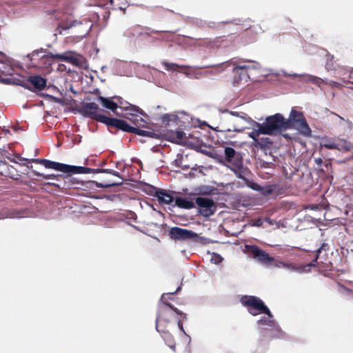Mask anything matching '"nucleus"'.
Listing matches in <instances>:
<instances>
[{
    "instance_id": "49530a36",
    "label": "nucleus",
    "mask_w": 353,
    "mask_h": 353,
    "mask_svg": "<svg viewBox=\"0 0 353 353\" xmlns=\"http://www.w3.org/2000/svg\"><path fill=\"white\" fill-rule=\"evenodd\" d=\"M248 185L251 189H252L254 190H256V191H258V192H260V190L261 189V185H259L257 183L253 182V181L250 182Z\"/></svg>"
},
{
    "instance_id": "bb28decb",
    "label": "nucleus",
    "mask_w": 353,
    "mask_h": 353,
    "mask_svg": "<svg viewBox=\"0 0 353 353\" xmlns=\"http://www.w3.org/2000/svg\"><path fill=\"white\" fill-rule=\"evenodd\" d=\"M32 174L34 176H41L44 179H51V180H55L59 181V183L61 181V177H60V174L55 175V174H44L43 173L39 172L36 170H32Z\"/></svg>"
},
{
    "instance_id": "2f4dec72",
    "label": "nucleus",
    "mask_w": 353,
    "mask_h": 353,
    "mask_svg": "<svg viewBox=\"0 0 353 353\" xmlns=\"http://www.w3.org/2000/svg\"><path fill=\"white\" fill-rule=\"evenodd\" d=\"M84 168H85L86 170L84 172H83L82 173H94V174L108 173V174H111V172L112 171V170H110V169H100V168L93 169V168H86V167H84Z\"/></svg>"
},
{
    "instance_id": "e2e57ef3",
    "label": "nucleus",
    "mask_w": 353,
    "mask_h": 353,
    "mask_svg": "<svg viewBox=\"0 0 353 353\" xmlns=\"http://www.w3.org/2000/svg\"><path fill=\"white\" fill-rule=\"evenodd\" d=\"M243 128H234L233 130H231V129H227V130H225V131H229V132H231V131H234V132H241L243 131Z\"/></svg>"
},
{
    "instance_id": "bf43d9fd",
    "label": "nucleus",
    "mask_w": 353,
    "mask_h": 353,
    "mask_svg": "<svg viewBox=\"0 0 353 353\" xmlns=\"http://www.w3.org/2000/svg\"><path fill=\"white\" fill-rule=\"evenodd\" d=\"M111 174L113 175V176H116L117 177H119L121 181H122L123 182V178L121 176L120 174L117 172V171H114V170H112V172H111Z\"/></svg>"
},
{
    "instance_id": "20e7f679",
    "label": "nucleus",
    "mask_w": 353,
    "mask_h": 353,
    "mask_svg": "<svg viewBox=\"0 0 353 353\" xmlns=\"http://www.w3.org/2000/svg\"><path fill=\"white\" fill-rule=\"evenodd\" d=\"M30 161L40 163L43 165L46 168L53 169L65 174L80 173L84 172L86 170L83 166L72 165L52 161L45 159H30Z\"/></svg>"
},
{
    "instance_id": "6e6d98bb",
    "label": "nucleus",
    "mask_w": 353,
    "mask_h": 353,
    "mask_svg": "<svg viewBox=\"0 0 353 353\" xmlns=\"http://www.w3.org/2000/svg\"><path fill=\"white\" fill-rule=\"evenodd\" d=\"M199 151L209 157L214 158V154H212L211 152L207 151L205 150H199Z\"/></svg>"
},
{
    "instance_id": "39448f33",
    "label": "nucleus",
    "mask_w": 353,
    "mask_h": 353,
    "mask_svg": "<svg viewBox=\"0 0 353 353\" xmlns=\"http://www.w3.org/2000/svg\"><path fill=\"white\" fill-rule=\"evenodd\" d=\"M285 121H289L290 129L295 128L301 134L306 137L311 136V130L301 112L292 109L289 118L285 119Z\"/></svg>"
},
{
    "instance_id": "aec40b11",
    "label": "nucleus",
    "mask_w": 353,
    "mask_h": 353,
    "mask_svg": "<svg viewBox=\"0 0 353 353\" xmlns=\"http://www.w3.org/2000/svg\"><path fill=\"white\" fill-rule=\"evenodd\" d=\"M248 122L252 123L253 125L255 127L253 129V130L250 133H249V137L253 139V144L255 145L259 139L258 137L260 134H264V133L262 132L263 127H261V123L252 121L250 118L248 119Z\"/></svg>"
},
{
    "instance_id": "e433bc0d",
    "label": "nucleus",
    "mask_w": 353,
    "mask_h": 353,
    "mask_svg": "<svg viewBox=\"0 0 353 353\" xmlns=\"http://www.w3.org/2000/svg\"><path fill=\"white\" fill-rule=\"evenodd\" d=\"M46 50L43 49V48H40V49H38V50H34L32 53L30 54H28L27 55V57L30 60L32 61L34 57L35 56H40L41 54H46Z\"/></svg>"
},
{
    "instance_id": "052dcab7",
    "label": "nucleus",
    "mask_w": 353,
    "mask_h": 353,
    "mask_svg": "<svg viewBox=\"0 0 353 353\" xmlns=\"http://www.w3.org/2000/svg\"><path fill=\"white\" fill-rule=\"evenodd\" d=\"M183 73L185 75V77L188 78L192 77V72H190L189 70H185L183 72Z\"/></svg>"
},
{
    "instance_id": "72a5a7b5",
    "label": "nucleus",
    "mask_w": 353,
    "mask_h": 353,
    "mask_svg": "<svg viewBox=\"0 0 353 353\" xmlns=\"http://www.w3.org/2000/svg\"><path fill=\"white\" fill-rule=\"evenodd\" d=\"M247 62H249L250 64L248 65H243L245 67V69L248 70V72L250 73L251 70H259L261 68L260 63L252 61H247Z\"/></svg>"
},
{
    "instance_id": "a18cd8bd",
    "label": "nucleus",
    "mask_w": 353,
    "mask_h": 353,
    "mask_svg": "<svg viewBox=\"0 0 353 353\" xmlns=\"http://www.w3.org/2000/svg\"><path fill=\"white\" fill-rule=\"evenodd\" d=\"M329 245L326 243H323L321 246L316 250V252L319 253L320 255H322V252H325V254H326V251L328 250Z\"/></svg>"
},
{
    "instance_id": "a19ab883",
    "label": "nucleus",
    "mask_w": 353,
    "mask_h": 353,
    "mask_svg": "<svg viewBox=\"0 0 353 353\" xmlns=\"http://www.w3.org/2000/svg\"><path fill=\"white\" fill-rule=\"evenodd\" d=\"M349 71L350 70H347L345 68H341L339 69L338 70H336V75L337 77H340L343 80V77H347V76L349 74L347 73H349Z\"/></svg>"
},
{
    "instance_id": "0eeeda50",
    "label": "nucleus",
    "mask_w": 353,
    "mask_h": 353,
    "mask_svg": "<svg viewBox=\"0 0 353 353\" xmlns=\"http://www.w3.org/2000/svg\"><path fill=\"white\" fill-rule=\"evenodd\" d=\"M98 110V105L90 102L84 103L79 112L85 118H90L105 124L108 117L99 114Z\"/></svg>"
},
{
    "instance_id": "58836bf2",
    "label": "nucleus",
    "mask_w": 353,
    "mask_h": 353,
    "mask_svg": "<svg viewBox=\"0 0 353 353\" xmlns=\"http://www.w3.org/2000/svg\"><path fill=\"white\" fill-rule=\"evenodd\" d=\"M326 255H327V254H324L323 255H320L319 253L318 254L316 252V255H315L314 260L312 261H311L310 263H307V266H310V268L316 267L317 265L318 259H323L325 260Z\"/></svg>"
},
{
    "instance_id": "338daca9",
    "label": "nucleus",
    "mask_w": 353,
    "mask_h": 353,
    "mask_svg": "<svg viewBox=\"0 0 353 353\" xmlns=\"http://www.w3.org/2000/svg\"><path fill=\"white\" fill-rule=\"evenodd\" d=\"M263 221H265V222H266V223H269L270 225H273V223H274V222L272 219H270V218H266V219H265V220H264Z\"/></svg>"
},
{
    "instance_id": "4d7b16f0",
    "label": "nucleus",
    "mask_w": 353,
    "mask_h": 353,
    "mask_svg": "<svg viewBox=\"0 0 353 353\" xmlns=\"http://www.w3.org/2000/svg\"><path fill=\"white\" fill-rule=\"evenodd\" d=\"M160 319H161V314H158L157 316V319H156V330L158 332H160L161 330H159V322L160 321Z\"/></svg>"
},
{
    "instance_id": "c03bdc74",
    "label": "nucleus",
    "mask_w": 353,
    "mask_h": 353,
    "mask_svg": "<svg viewBox=\"0 0 353 353\" xmlns=\"http://www.w3.org/2000/svg\"><path fill=\"white\" fill-rule=\"evenodd\" d=\"M135 113V112H131L130 113L128 114V116H126V119L130 120L134 125H136V119H139L140 117Z\"/></svg>"
},
{
    "instance_id": "a211bd4d",
    "label": "nucleus",
    "mask_w": 353,
    "mask_h": 353,
    "mask_svg": "<svg viewBox=\"0 0 353 353\" xmlns=\"http://www.w3.org/2000/svg\"><path fill=\"white\" fill-rule=\"evenodd\" d=\"M28 81L36 90L39 91L43 90L47 85L46 79L42 77L41 75L30 76L28 78Z\"/></svg>"
},
{
    "instance_id": "7ed1b4c3",
    "label": "nucleus",
    "mask_w": 353,
    "mask_h": 353,
    "mask_svg": "<svg viewBox=\"0 0 353 353\" xmlns=\"http://www.w3.org/2000/svg\"><path fill=\"white\" fill-rule=\"evenodd\" d=\"M240 301L243 306L247 307L248 312L252 316L261 314L271 316L268 307L257 296L245 295L241 298Z\"/></svg>"
},
{
    "instance_id": "680f3d73",
    "label": "nucleus",
    "mask_w": 353,
    "mask_h": 353,
    "mask_svg": "<svg viewBox=\"0 0 353 353\" xmlns=\"http://www.w3.org/2000/svg\"><path fill=\"white\" fill-rule=\"evenodd\" d=\"M1 82L5 83V84H11L12 83V80L10 79H1Z\"/></svg>"
},
{
    "instance_id": "c9c22d12",
    "label": "nucleus",
    "mask_w": 353,
    "mask_h": 353,
    "mask_svg": "<svg viewBox=\"0 0 353 353\" xmlns=\"http://www.w3.org/2000/svg\"><path fill=\"white\" fill-rule=\"evenodd\" d=\"M177 117L174 114H165L161 117V120L163 123L166 125L169 124L170 121H174L176 120Z\"/></svg>"
},
{
    "instance_id": "f704fd0d",
    "label": "nucleus",
    "mask_w": 353,
    "mask_h": 353,
    "mask_svg": "<svg viewBox=\"0 0 353 353\" xmlns=\"http://www.w3.org/2000/svg\"><path fill=\"white\" fill-rule=\"evenodd\" d=\"M81 24H83L82 21L74 20V21H71L70 23H67L65 25L59 26V28H61V30H69V29L72 28V27H75L77 26H79Z\"/></svg>"
},
{
    "instance_id": "3c124183",
    "label": "nucleus",
    "mask_w": 353,
    "mask_h": 353,
    "mask_svg": "<svg viewBox=\"0 0 353 353\" xmlns=\"http://www.w3.org/2000/svg\"><path fill=\"white\" fill-rule=\"evenodd\" d=\"M299 268V271H297L298 272H310V267L307 266V264L304 265H301Z\"/></svg>"
},
{
    "instance_id": "864d4df0",
    "label": "nucleus",
    "mask_w": 353,
    "mask_h": 353,
    "mask_svg": "<svg viewBox=\"0 0 353 353\" xmlns=\"http://www.w3.org/2000/svg\"><path fill=\"white\" fill-rule=\"evenodd\" d=\"M185 136V133L181 130H178L176 132V138L179 140H181Z\"/></svg>"
},
{
    "instance_id": "8fccbe9b",
    "label": "nucleus",
    "mask_w": 353,
    "mask_h": 353,
    "mask_svg": "<svg viewBox=\"0 0 353 353\" xmlns=\"http://www.w3.org/2000/svg\"><path fill=\"white\" fill-rule=\"evenodd\" d=\"M230 114L232 115H234V116L239 117L241 119H243L247 121H248V119L249 118L248 117H247L246 114H245V113H242V115H240V113H239L237 112H230Z\"/></svg>"
},
{
    "instance_id": "774afa93",
    "label": "nucleus",
    "mask_w": 353,
    "mask_h": 353,
    "mask_svg": "<svg viewBox=\"0 0 353 353\" xmlns=\"http://www.w3.org/2000/svg\"><path fill=\"white\" fill-rule=\"evenodd\" d=\"M86 24H87V26H88V29L87 30V31H86V32H85L84 36H86L88 34L89 31L90 30V29L92 28V25H90V23L88 21H86Z\"/></svg>"
},
{
    "instance_id": "9d476101",
    "label": "nucleus",
    "mask_w": 353,
    "mask_h": 353,
    "mask_svg": "<svg viewBox=\"0 0 353 353\" xmlns=\"http://www.w3.org/2000/svg\"><path fill=\"white\" fill-rule=\"evenodd\" d=\"M228 65L234 66V85H240L246 83L250 79V74L248 72L243 65L236 64V62H227Z\"/></svg>"
},
{
    "instance_id": "69168bd1",
    "label": "nucleus",
    "mask_w": 353,
    "mask_h": 353,
    "mask_svg": "<svg viewBox=\"0 0 353 353\" xmlns=\"http://www.w3.org/2000/svg\"><path fill=\"white\" fill-rule=\"evenodd\" d=\"M314 161H315V163H316V165H321L323 163V160L321 158H316V159H315Z\"/></svg>"
},
{
    "instance_id": "dca6fc26",
    "label": "nucleus",
    "mask_w": 353,
    "mask_h": 353,
    "mask_svg": "<svg viewBox=\"0 0 353 353\" xmlns=\"http://www.w3.org/2000/svg\"><path fill=\"white\" fill-rule=\"evenodd\" d=\"M113 98L117 100V103L119 105V108L125 111L129 110L130 112H139V114L142 116H146V114L137 105L130 104L128 101L123 100L121 97L114 96Z\"/></svg>"
},
{
    "instance_id": "5fc2aeb1",
    "label": "nucleus",
    "mask_w": 353,
    "mask_h": 353,
    "mask_svg": "<svg viewBox=\"0 0 353 353\" xmlns=\"http://www.w3.org/2000/svg\"><path fill=\"white\" fill-rule=\"evenodd\" d=\"M263 222L264 221L261 219H258L254 221L252 225L256 227H261L263 225Z\"/></svg>"
},
{
    "instance_id": "f3484780",
    "label": "nucleus",
    "mask_w": 353,
    "mask_h": 353,
    "mask_svg": "<svg viewBox=\"0 0 353 353\" xmlns=\"http://www.w3.org/2000/svg\"><path fill=\"white\" fill-rule=\"evenodd\" d=\"M228 168L234 173L237 178L243 181L247 180V176L250 174L248 168L243 165V161L232 166H228Z\"/></svg>"
},
{
    "instance_id": "79ce46f5",
    "label": "nucleus",
    "mask_w": 353,
    "mask_h": 353,
    "mask_svg": "<svg viewBox=\"0 0 353 353\" xmlns=\"http://www.w3.org/2000/svg\"><path fill=\"white\" fill-rule=\"evenodd\" d=\"M223 260V258L220 254H216V253H214L211 258L212 263H213L216 265H218L220 263H221Z\"/></svg>"
},
{
    "instance_id": "37998d69",
    "label": "nucleus",
    "mask_w": 353,
    "mask_h": 353,
    "mask_svg": "<svg viewBox=\"0 0 353 353\" xmlns=\"http://www.w3.org/2000/svg\"><path fill=\"white\" fill-rule=\"evenodd\" d=\"M214 159L220 164L221 165H228V163L226 162L225 159V157L223 156H221V155H219V154H214Z\"/></svg>"
},
{
    "instance_id": "7c9ffc66",
    "label": "nucleus",
    "mask_w": 353,
    "mask_h": 353,
    "mask_svg": "<svg viewBox=\"0 0 353 353\" xmlns=\"http://www.w3.org/2000/svg\"><path fill=\"white\" fill-rule=\"evenodd\" d=\"M95 186L99 188H107L113 186H120L122 185V181L110 182V183H99L94 181Z\"/></svg>"
},
{
    "instance_id": "c85d7f7f",
    "label": "nucleus",
    "mask_w": 353,
    "mask_h": 353,
    "mask_svg": "<svg viewBox=\"0 0 353 353\" xmlns=\"http://www.w3.org/2000/svg\"><path fill=\"white\" fill-rule=\"evenodd\" d=\"M272 144V141L268 137H262L258 139L256 146H259L262 149H265L266 148H270Z\"/></svg>"
},
{
    "instance_id": "9b49d317",
    "label": "nucleus",
    "mask_w": 353,
    "mask_h": 353,
    "mask_svg": "<svg viewBox=\"0 0 353 353\" xmlns=\"http://www.w3.org/2000/svg\"><path fill=\"white\" fill-rule=\"evenodd\" d=\"M72 173L60 174L61 181L59 183H48V185H52L61 189L77 188L80 182L71 176Z\"/></svg>"
},
{
    "instance_id": "f257e3e1",
    "label": "nucleus",
    "mask_w": 353,
    "mask_h": 353,
    "mask_svg": "<svg viewBox=\"0 0 353 353\" xmlns=\"http://www.w3.org/2000/svg\"><path fill=\"white\" fill-rule=\"evenodd\" d=\"M256 325L262 340L278 339L284 336V332L281 330L278 323L274 319L273 314L261 316Z\"/></svg>"
},
{
    "instance_id": "ea45409f",
    "label": "nucleus",
    "mask_w": 353,
    "mask_h": 353,
    "mask_svg": "<svg viewBox=\"0 0 353 353\" xmlns=\"http://www.w3.org/2000/svg\"><path fill=\"white\" fill-rule=\"evenodd\" d=\"M216 189L211 186H203L201 188V193L205 195L214 194Z\"/></svg>"
},
{
    "instance_id": "1a4fd4ad",
    "label": "nucleus",
    "mask_w": 353,
    "mask_h": 353,
    "mask_svg": "<svg viewBox=\"0 0 353 353\" xmlns=\"http://www.w3.org/2000/svg\"><path fill=\"white\" fill-rule=\"evenodd\" d=\"M245 248L247 252L251 254L252 256L259 262L267 265L272 264V262L274 261V258L270 256L264 250L260 249L258 246L248 245H246Z\"/></svg>"
},
{
    "instance_id": "6e6552de",
    "label": "nucleus",
    "mask_w": 353,
    "mask_h": 353,
    "mask_svg": "<svg viewBox=\"0 0 353 353\" xmlns=\"http://www.w3.org/2000/svg\"><path fill=\"white\" fill-rule=\"evenodd\" d=\"M195 203L199 206V213L205 217L213 215L216 210L215 202L209 198L197 196Z\"/></svg>"
},
{
    "instance_id": "f03ea898",
    "label": "nucleus",
    "mask_w": 353,
    "mask_h": 353,
    "mask_svg": "<svg viewBox=\"0 0 353 353\" xmlns=\"http://www.w3.org/2000/svg\"><path fill=\"white\" fill-rule=\"evenodd\" d=\"M261 124L263 127L262 132L267 135H274L290 129L289 121H285V119L280 113L266 117L265 121Z\"/></svg>"
},
{
    "instance_id": "412c9836",
    "label": "nucleus",
    "mask_w": 353,
    "mask_h": 353,
    "mask_svg": "<svg viewBox=\"0 0 353 353\" xmlns=\"http://www.w3.org/2000/svg\"><path fill=\"white\" fill-rule=\"evenodd\" d=\"M181 290V286L178 287L177 289L174 292H172L170 293H164L162 294L160 301L163 303L167 307L171 309L172 311L176 312L177 314L183 316V318H186V314L179 310L176 307H175L173 305L168 303L165 299L166 296L172 295L178 293Z\"/></svg>"
},
{
    "instance_id": "f8f14e48",
    "label": "nucleus",
    "mask_w": 353,
    "mask_h": 353,
    "mask_svg": "<svg viewBox=\"0 0 353 353\" xmlns=\"http://www.w3.org/2000/svg\"><path fill=\"white\" fill-rule=\"evenodd\" d=\"M105 124L108 126L114 127L126 132L132 133L134 130V127L131 126L125 121L120 119L110 118L108 117Z\"/></svg>"
},
{
    "instance_id": "c756f323",
    "label": "nucleus",
    "mask_w": 353,
    "mask_h": 353,
    "mask_svg": "<svg viewBox=\"0 0 353 353\" xmlns=\"http://www.w3.org/2000/svg\"><path fill=\"white\" fill-rule=\"evenodd\" d=\"M274 265L276 267H278V268L283 267L284 268H288V269H290V270L294 271V272L299 271V268H297L296 266L294 265L292 263H285L283 261H276L274 263Z\"/></svg>"
},
{
    "instance_id": "4468645a",
    "label": "nucleus",
    "mask_w": 353,
    "mask_h": 353,
    "mask_svg": "<svg viewBox=\"0 0 353 353\" xmlns=\"http://www.w3.org/2000/svg\"><path fill=\"white\" fill-rule=\"evenodd\" d=\"M42 58H52L61 61L68 62L74 65H79V61L78 59L70 55V52H66L63 54H53L50 52H47L46 54L41 55Z\"/></svg>"
},
{
    "instance_id": "2eb2a0df",
    "label": "nucleus",
    "mask_w": 353,
    "mask_h": 353,
    "mask_svg": "<svg viewBox=\"0 0 353 353\" xmlns=\"http://www.w3.org/2000/svg\"><path fill=\"white\" fill-rule=\"evenodd\" d=\"M281 72L285 77H300V79H301L300 81L301 83H311L317 85L319 86H320V85H321V79L316 76H313V75L307 74H299L296 73L289 74L287 72H285V70H282Z\"/></svg>"
},
{
    "instance_id": "cd10ccee",
    "label": "nucleus",
    "mask_w": 353,
    "mask_h": 353,
    "mask_svg": "<svg viewBox=\"0 0 353 353\" xmlns=\"http://www.w3.org/2000/svg\"><path fill=\"white\" fill-rule=\"evenodd\" d=\"M336 145L337 148H335V149L339 150H345L349 151L352 148V145L351 143L342 139L336 141Z\"/></svg>"
},
{
    "instance_id": "5701e85b",
    "label": "nucleus",
    "mask_w": 353,
    "mask_h": 353,
    "mask_svg": "<svg viewBox=\"0 0 353 353\" xmlns=\"http://www.w3.org/2000/svg\"><path fill=\"white\" fill-rule=\"evenodd\" d=\"M162 64L165 67L166 70H171V71H174L178 68L188 69V68H192V66L187 65H179L177 63H169L167 61H163ZM213 66H214L213 65H203V66H194V68H211Z\"/></svg>"
},
{
    "instance_id": "393cba45",
    "label": "nucleus",
    "mask_w": 353,
    "mask_h": 353,
    "mask_svg": "<svg viewBox=\"0 0 353 353\" xmlns=\"http://www.w3.org/2000/svg\"><path fill=\"white\" fill-rule=\"evenodd\" d=\"M132 133L135 134L137 135H139V136L146 137H150V138H152V139H158L159 138L158 134H157L154 132L143 130L137 127H134V130H133Z\"/></svg>"
},
{
    "instance_id": "4be33fe9",
    "label": "nucleus",
    "mask_w": 353,
    "mask_h": 353,
    "mask_svg": "<svg viewBox=\"0 0 353 353\" xmlns=\"http://www.w3.org/2000/svg\"><path fill=\"white\" fill-rule=\"evenodd\" d=\"M174 203L172 206H176L180 208L190 210L194 208V203L186 198L175 197Z\"/></svg>"
},
{
    "instance_id": "09e8293b",
    "label": "nucleus",
    "mask_w": 353,
    "mask_h": 353,
    "mask_svg": "<svg viewBox=\"0 0 353 353\" xmlns=\"http://www.w3.org/2000/svg\"><path fill=\"white\" fill-rule=\"evenodd\" d=\"M146 121L143 118L136 119V126L138 127H145Z\"/></svg>"
},
{
    "instance_id": "b1692460",
    "label": "nucleus",
    "mask_w": 353,
    "mask_h": 353,
    "mask_svg": "<svg viewBox=\"0 0 353 353\" xmlns=\"http://www.w3.org/2000/svg\"><path fill=\"white\" fill-rule=\"evenodd\" d=\"M98 100L101 101L104 108L112 112H114L117 108H119V105L117 103L113 101L111 98L99 96L98 97Z\"/></svg>"
},
{
    "instance_id": "473e14b6",
    "label": "nucleus",
    "mask_w": 353,
    "mask_h": 353,
    "mask_svg": "<svg viewBox=\"0 0 353 353\" xmlns=\"http://www.w3.org/2000/svg\"><path fill=\"white\" fill-rule=\"evenodd\" d=\"M321 145L330 150H334L335 148H337L336 145V141L328 139H323Z\"/></svg>"
},
{
    "instance_id": "4c0bfd02",
    "label": "nucleus",
    "mask_w": 353,
    "mask_h": 353,
    "mask_svg": "<svg viewBox=\"0 0 353 353\" xmlns=\"http://www.w3.org/2000/svg\"><path fill=\"white\" fill-rule=\"evenodd\" d=\"M274 190V186L272 185H267L265 186L261 185L260 192L265 195L270 194Z\"/></svg>"
},
{
    "instance_id": "423d86ee",
    "label": "nucleus",
    "mask_w": 353,
    "mask_h": 353,
    "mask_svg": "<svg viewBox=\"0 0 353 353\" xmlns=\"http://www.w3.org/2000/svg\"><path fill=\"white\" fill-rule=\"evenodd\" d=\"M168 236L170 239L176 241H192L194 242H198L200 239L199 234L196 232L177 226L172 227L170 229Z\"/></svg>"
},
{
    "instance_id": "de8ad7c7",
    "label": "nucleus",
    "mask_w": 353,
    "mask_h": 353,
    "mask_svg": "<svg viewBox=\"0 0 353 353\" xmlns=\"http://www.w3.org/2000/svg\"><path fill=\"white\" fill-rule=\"evenodd\" d=\"M258 164L263 168H270L271 163L259 159L258 161Z\"/></svg>"
},
{
    "instance_id": "0e129e2a",
    "label": "nucleus",
    "mask_w": 353,
    "mask_h": 353,
    "mask_svg": "<svg viewBox=\"0 0 353 353\" xmlns=\"http://www.w3.org/2000/svg\"><path fill=\"white\" fill-rule=\"evenodd\" d=\"M177 324H178V327H179V329H180V330H181V331H182L185 334H186V333H185V330H184V329H183V325H182V323H181V321H178V323H177Z\"/></svg>"
},
{
    "instance_id": "603ef678",
    "label": "nucleus",
    "mask_w": 353,
    "mask_h": 353,
    "mask_svg": "<svg viewBox=\"0 0 353 353\" xmlns=\"http://www.w3.org/2000/svg\"><path fill=\"white\" fill-rule=\"evenodd\" d=\"M349 79H353V68H352L349 71V74H348L347 77H343V81L344 83L345 82H348Z\"/></svg>"
},
{
    "instance_id": "6ab92c4d",
    "label": "nucleus",
    "mask_w": 353,
    "mask_h": 353,
    "mask_svg": "<svg viewBox=\"0 0 353 353\" xmlns=\"http://www.w3.org/2000/svg\"><path fill=\"white\" fill-rule=\"evenodd\" d=\"M157 201L161 205L172 204L174 202L175 198L166 190L161 189L159 194H157Z\"/></svg>"
},
{
    "instance_id": "a878e982",
    "label": "nucleus",
    "mask_w": 353,
    "mask_h": 353,
    "mask_svg": "<svg viewBox=\"0 0 353 353\" xmlns=\"http://www.w3.org/2000/svg\"><path fill=\"white\" fill-rule=\"evenodd\" d=\"M143 190L148 195L153 196L156 198H157V194H159L161 189L157 188L152 185L145 183Z\"/></svg>"
},
{
    "instance_id": "ddd939ff",
    "label": "nucleus",
    "mask_w": 353,
    "mask_h": 353,
    "mask_svg": "<svg viewBox=\"0 0 353 353\" xmlns=\"http://www.w3.org/2000/svg\"><path fill=\"white\" fill-rule=\"evenodd\" d=\"M224 157L228 166L234 165L243 161V157L241 153L237 152L233 148L226 147L224 149Z\"/></svg>"
},
{
    "instance_id": "13d9d810",
    "label": "nucleus",
    "mask_w": 353,
    "mask_h": 353,
    "mask_svg": "<svg viewBox=\"0 0 353 353\" xmlns=\"http://www.w3.org/2000/svg\"><path fill=\"white\" fill-rule=\"evenodd\" d=\"M264 71L270 72V74L274 77H279L280 75L279 72H274L272 69H265Z\"/></svg>"
}]
</instances>
